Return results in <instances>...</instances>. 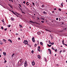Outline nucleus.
Returning a JSON list of instances; mask_svg holds the SVG:
<instances>
[{
    "label": "nucleus",
    "mask_w": 67,
    "mask_h": 67,
    "mask_svg": "<svg viewBox=\"0 0 67 67\" xmlns=\"http://www.w3.org/2000/svg\"><path fill=\"white\" fill-rule=\"evenodd\" d=\"M38 58H39V59H40L41 58V56L39 55H38Z\"/></svg>",
    "instance_id": "obj_11"
},
{
    "label": "nucleus",
    "mask_w": 67,
    "mask_h": 67,
    "mask_svg": "<svg viewBox=\"0 0 67 67\" xmlns=\"http://www.w3.org/2000/svg\"><path fill=\"white\" fill-rule=\"evenodd\" d=\"M18 39L19 40H20V39H21L20 38H19Z\"/></svg>",
    "instance_id": "obj_56"
},
{
    "label": "nucleus",
    "mask_w": 67,
    "mask_h": 67,
    "mask_svg": "<svg viewBox=\"0 0 67 67\" xmlns=\"http://www.w3.org/2000/svg\"><path fill=\"white\" fill-rule=\"evenodd\" d=\"M24 64H25H25H27V63H25Z\"/></svg>",
    "instance_id": "obj_55"
},
{
    "label": "nucleus",
    "mask_w": 67,
    "mask_h": 67,
    "mask_svg": "<svg viewBox=\"0 0 67 67\" xmlns=\"http://www.w3.org/2000/svg\"><path fill=\"white\" fill-rule=\"evenodd\" d=\"M23 3L24 4H25V1H24V2H23Z\"/></svg>",
    "instance_id": "obj_40"
},
{
    "label": "nucleus",
    "mask_w": 67,
    "mask_h": 67,
    "mask_svg": "<svg viewBox=\"0 0 67 67\" xmlns=\"http://www.w3.org/2000/svg\"><path fill=\"white\" fill-rule=\"evenodd\" d=\"M0 44L1 45H2L3 44V43H2V42L1 41H0Z\"/></svg>",
    "instance_id": "obj_17"
},
{
    "label": "nucleus",
    "mask_w": 67,
    "mask_h": 67,
    "mask_svg": "<svg viewBox=\"0 0 67 67\" xmlns=\"http://www.w3.org/2000/svg\"><path fill=\"white\" fill-rule=\"evenodd\" d=\"M56 65L57 66H59V65H58V64H57Z\"/></svg>",
    "instance_id": "obj_49"
},
{
    "label": "nucleus",
    "mask_w": 67,
    "mask_h": 67,
    "mask_svg": "<svg viewBox=\"0 0 67 67\" xmlns=\"http://www.w3.org/2000/svg\"><path fill=\"white\" fill-rule=\"evenodd\" d=\"M63 52H66V50H64L63 51Z\"/></svg>",
    "instance_id": "obj_38"
},
{
    "label": "nucleus",
    "mask_w": 67,
    "mask_h": 67,
    "mask_svg": "<svg viewBox=\"0 0 67 67\" xmlns=\"http://www.w3.org/2000/svg\"><path fill=\"white\" fill-rule=\"evenodd\" d=\"M49 43L50 44H51V42H49Z\"/></svg>",
    "instance_id": "obj_61"
},
{
    "label": "nucleus",
    "mask_w": 67,
    "mask_h": 67,
    "mask_svg": "<svg viewBox=\"0 0 67 67\" xmlns=\"http://www.w3.org/2000/svg\"><path fill=\"white\" fill-rule=\"evenodd\" d=\"M63 3H62L61 4V5L62 6V7H63Z\"/></svg>",
    "instance_id": "obj_23"
},
{
    "label": "nucleus",
    "mask_w": 67,
    "mask_h": 67,
    "mask_svg": "<svg viewBox=\"0 0 67 67\" xmlns=\"http://www.w3.org/2000/svg\"><path fill=\"white\" fill-rule=\"evenodd\" d=\"M54 10H56V8H54Z\"/></svg>",
    "instance_id": "obj_58"
},
{
    "label": "nucleus",
    "mask_w": 67,
    "mask_h": 67,
    "mask_svg": "<svg viewBox=\"0 0 67 67\" xmlns=\"http://www.w3.org/2000/svg\"><path fill=\"white\" fill-rule=\"evenodd\" d=\"M23 43H25V45H26V44H28V42L26 40H24Z\"/></svg>",
    "instance_id": "obj_2"
},
{
    "label": "nucleus",
    "mask_w": 67,
    "mask_h": 67,
    "mask_svg": "<svg viewBox=\"0 0 67 67\" xmlns=\"http://www.w3.org/2000/svg\"><path fill=\"white\" fill-rule=\"evenodd\" d=\"M32 66H34L35 65V62H34V61L32 62Z\"/></svg>",
    "instance_id": "obj_5"
},
{
    "label": "nucleus",
    "mask_w": 67,
    "mask_h": 67,
    "mask_svg": "<svg viewBox=\"0 0 67 67\" xmlns=\"http://www.w3.org/2000/svg\"><path fill=\"white\" fill-rule=\"evenodd\" d=\"M62 43L63 44V45H65V44H64V40H63L62 41Z\"/></svg>",
    "instance_id": "obj_13"
},
{
    "label": "nucleus",
    "mask_w": 67,
    "mask_h": 67,
    "mask_svg": "<svg viewBox=\"0 0 67 67\" xmlns=\"http://www.w3.org/2000/svg\"><path fill=\"white\" fill-rule=\"evenodd\" d=\"M44 60L45 61H46V60H46V59L45 58H44Z\"/></svg>",
    "instance_id": "obj_43"
},
{
    "label": "nucleus",
    "mask_w": 67,
    "mask_h": 67,
    "mask_svg": "<svg viewBox=\"0 0 67 67\" xmlns=\"http://www.w3.org/2000/svg\"><path fill=\"white\" fill-rule=\"evenodd\" d=\"M19 25L20 27V28H21V27H23L22 26V25H20V24H19Z\"/></svg>",
    "instance_id": "obj_25"
},
{
    "label": "nucleus",
    "mask_w": 67,
    "mask_h": 67,
    "mask_svg": "<svg viewBox=\"0 0 67 67\" xmlns=\"http://www.w3.org/2000/svg\"><path fill=\"white\" fill-rule=\"evenodd\" d=\"M8 41H9L10 42V43H12V41L11 40H10V39H9L8 40Z\"/></svg>",
    "instance_id": "obj_8"
},
{
    "label": "nucleus",
    "mask_w": 67,
    "mask_h": 67,
    "mask_svg": "<svg viewBox=\"0 0 67 67\" xmlns=\"http://www.w3.org/2000/svg\"><path fill=\"white\" fill-rule=\"evenodd\" d=\"M27 3H29V2H27L26 3V4L27 5H29V4H27Z\"/></svg>",
    "instance_id": "obj_20"
},
{
    "label": "nucleus",
    "mask_w": 67,
    "mask_h": 67,
    "mask_svg": "<svg viewBox=\"0 0 67 67\" xmlns=\"http://www.w3.org/2000/svg\"><path fill=\"white\" fill-rule=\"evenodd\" d=\"M29 22H31V23H34V22L31 21L30 20L29 21Z\"/></svg>",
    "instance_id": "obj_16"
},
{
    "label": "nucleus",
    "mask_w": 67,
    "mask_h": 67,
    "mask_svg": "<svg viewBox=\"0 0 67 67\" xmlns=\"http://www.w3.org/2000/svg\"><path fill=\"white\" fill-rule=\"evenodd\" d=\"M51 38L52 39H53V36H51Z\"/></svg>",
    "instance_id": "obj_39"
},
{
    "label": "nucleus",
    "mask_w": 67,
    "mask_h": 67,
    "mask_svg": "<svg viewBox=\"0 0 67 67\" xmlns=\"http://www.w3.org/2000/svg\"><path fill=\"white\" fill-rule=\"evenodd\" d=\"M51 45H54V42H53L52 43H51Z\"/></svg>",
    "instance_id": "obj_37"
},
{
    "label": "nucleus",
    "mask_w": 67,
    "mask_h": 67,
    "mask_svg": "<svg viewBox=\"0 0 67 67\" xmlns=\"http://www.w3.org/2000/svg\"><path fill=\"white\" fill-rule=\"evenodd\" d=\"M19 6H20V7H22V6H21V5H20V4H19Z\"/></svg>",
    "instance_id": "obj_53"
},
{
    "label": "nucleus",
    "mask_w": 67,
    "mask_h": 67,
    "mask_svg": "<svg viewBox=\"0 0 67 67\" xmlns=\"http://www.w3.org/2000/svg\"><path fill=\"white\" fill-rule=\"evenodd\" d=\"M32 4L34 7H35V4L34 3L32 2Z\"/></svg>",
    "instance_id": "obj_24"
},
{
    "label": "nucleus",
    "mask_w": 67,
    "mask_h": 67,
    "mask_svg": "<svg viewBox=\"0 0 67 67\" xmlns=\"http://www.w3.org/2000/svg\"><path fill=\"white\" fill-rule=\"evenodd\" d=\"M48 50L49 53H50V54H52V53H51V49H48Z\"/></svg>",
    "instance_id": "obj_9"
},
{
    "label": "nucleus",
    "mask_w": 67,
    "mask_h": 67,
    "mask_svg": "<svg viewBox=\"0 0 67 67\" xmlns=\"http://www.w3.org/2000/svg\"><path fill=\"white\" fill-rule=\"evenodd\" d=\"M2 22H3V23H4V19H3V20H2Z\"/></svg>",
    "instance_id": "obj_21"
},
{
    "label": "nucleus",
    "mask_w": 67,
    "mask_h": 67,
    "mask_svg": "<svg viewBox=\"0 0 67 67\" xmlns=\"http://www.w3.org/2000/svg\"><path fill=\"white\" fill-rule=\"evenodd\" d=\"M59 10V11H61V9H60V8H59L58 9Z\"/></svg>",
    "instance_id": "obj_48"
},
{
    "label": "nucleus",
    "mask_w": 67,
    "mask_h": 67,
    "mask_svg": "<svg viewBox=\"0 0 67 67\" xmlns=\"http://www.w3.org/2000/svg\"><path fill=\"white\" fill-rule=\"evenodd\" d=\"M3 54L4 55V56H5L6 55V53L3 52Z\"/></svg>",
    "instance_id": "obj_15"
},
{
    "label": "nucleus",
    "mask_w": 67,
    "mask_h": 67,
    "mask_svg": "<svg viewBox=\"0 0 67 67\" xmlns=\"http://www.w3.org/2000/svg\"><path fill=\"white\" fill-rule=\"evenodd\" d=\"M1 29H2V30H3V27L2 26L1 27Z\"/></svg>",
    "instance_id": "obj_35"
},
{
    "label": "nucleus",
    "mask_w": 67,
    "mask_h": 67,
    "mask_svg": "<svg viewBox=\"0 0 67 67\" xmlns=\"http://www.w3.org/2000/svg\"><path fill=\"white\" fill-rule=\"evenodd\" d=\"M10 26H11V25H8V27H10Z\"/></svg>",
    "instance_id": "obj_31"
},
{
    "label": "nucleus",
    "mask_w": 67,
    "mask_h": 67,
    "mask_svg": "<svg viewBox=\"0 0 67 67\" xmlns=\"http://www.w3.org/2000/svg\"><path fill=\"white\" fill-rule=\"evenodd\" d=\"M41 7L42 8H43V7H44V5L43 4L41 6Z\"/></svg>",
    "instance_id": "obj_27"
},
{
    "label": "nucleus",
    "mask_w": 67,
    "mask_h": 67,
    "mask_svg": "<svg viewBox=\"0 0 67 67\" xmlns=\"http://www.w3.org/2000/svg\"><path fill=\"white\" fill-rule=\"evenodd\" d=\"M36 5L37 6H39V4H38V3H37V4H36Z\"/></svg>",
    "instance_id": "obj_30"
},
{
    "label": "nucleus",
    "mask_w": 67,
    "mask_h": 67,
    "mask_svg": "<svg viewBox=\"0 0 67 67\" xmlns=\"http://www.w3.org/2000/svg\"><path fill=\"white\" fill-rule=\"evenodd\" d=\"M27 66V64H25L24 65L25 67V66Z\"/></svg>",
    "instance_id": "obj_22"
},
{
    "label": "nucleus",
    "mask_w": 67,
    "mask_h": 67,
    "mask_svg": "<svg viewBox=\"0 0 67 67\" xmlns=\"http://www.w3.org/2000/svg\"><path fill=\"white\" fill-rule=\"evenodd\" d=\"M40 48H41V47H40V46H38V49H40Z\"/></svg>",
    "instance_id": "obj_29"
},
{
    "label": "nucleus",
    "mask_w": 67,
    "mask_h": 67,
    "mask_svg": "<svg viewBox=\"0 0 67 67\" xmlns=\"http://www.w3.org/2000/svg\"><path fill=\"white\" fill-rule=\"evenodd\" d=\"M11 1L12 2H13V0H11Z\"/></svg>",
    "instance_id": "obj_50"
},
{
    "label": "nucleus",
    "mask_w": 67,
    "mask_h": 67,
    "mask_svg": "<svg viewBox=\"0 0 67 67\" xmlns=\"http://www.w3.org/2000/svg\"><path fill=\"white\" fill-rule=\"evenodd\" d=\"M36 46H37V44H35V47H36Z\"/></svg>",
    "instance_id": "obj_45"
},
{
    "label": "nucleus",
    "mask_w": 67,
    "mask_h": 67,
    "mask_svg": "<svg viewBox=\"0 0 67 67\" xmlns=\"http://www.w3.org/2000/svg\"><path fill=\"white\" fill-rule=\"evenodd\" d=\"M4 60H5V61H4V63H7V61H6V60H5V59H4Z\"/></svg>",
    "instance_id": "obj_42"
},
{
    "label": "nucleus",
    "mask_w": 67,
    "mask_h": 67,
    "mask_svg": "<svg viewBox=\"0 0 67 67\" xmlns=\"http://www.w3.org/2000/svg\"><path fill=\"white\" fill-rule=\"evenodd\" d=\"M11 11H12V12L14 14V15H16L17 17H19V16H18V15H17L16 14H15L14 12H13V11L12 10Z\"/></svg>",
    "instance_id": "obj_3"
},
{
    "label": "nucleus",
    "mask_w": 67,
    "mask_h": 67,
    "mask_svg": "<svg viewBox=\"0 0 67 67\" xmlns=\"http://www.w3.org/2000/svg\"><path fill=\"white\" fill-rule=\"evenodd\" d=\"M46 30L47 31H49V32H50L48 30H47V29H46Z\"/></svg>",
    "instance_id": "obj_41"
},
{
    "label": "nucleus",
    "mask_w": 67,
    "mask_h": 67,
    "mask_svg": "<svg viewBox=\"0 0 67 67\" xmlns=\"http://www.w3.org/2000/svg\"><path fill=\"white\" fill-rule=\"evenodd\" d=\"M56 20H58V18H57Z\"/></svg>",
    "instance_id": "obj_52"
},
{
    "label": "nucleus",
    "mask_w": 67,
    "mask_h": 67,
    "mask_svg": "<svg viewBox=\"0 0 67 67\" xmlns=\"http://www.w3.org/2000/svg\"><path fill=\"white\" fill-rule=\"evenodd\" d=\"M4 31H7V28H6V29L4 30Z\"/></svg>",
    "instance_id": "obj_44"
},
{
    "label": "nucleus",
    "mask_w": 67,
    "mask_h": 67,
    "mask_svg": "<svg viewBox=\"0 0 67 67\" xmlns=\"http://www.w3.org/2000/svg\"><path fill=\"white\" fill-rule=\"evenodd\" d=\"M32 40L33 42H35V39H34V38L33 37L32 38Z\"/></svg>",
    "instance_id": "obj_4"
},
{
    "label": "nucleus",
    "mask_w": 67,
    "mask_h": 67,
    "mask_svg": "<svg viewBox=\"0 0 67 67\" xmlns=\"http://www.w3.org/2000/svg\"><path fill=\"white\" fill-rule=\"evenodd\" d=\"M40 44H41V45L43 46V42H40Z\"/></svg>",
    "instance_id": "obj_10"
},
{
    "label": "nucleus",
    "mask_w": 67,
    "mask_h": 67,
    "mask_svg": "<svg viewBox=\"0 0 67 67\" xmlns=\"http://www.w3.org/2000/svg\"><path fill=\"white\" fill-rule=\"evenodd\" d=\"M14 54H15L14 53H13V54H12V57H13V56H14Z\"/></svg>",
    "instance_id": "obj_32"
},
{
    "label": "nucleus",
    "mask_w": 67,
    "mask_h": 67,
    "mask_svg": "<svg viewBox=\"0 0 67 67\" xmlns=\"http://www.w3.org/2000/svg\"><path fill=\"white\" fill-rule=\"evenodd\" d=\"M35 23V24H38V23H37L36 22H35V23Z\"/></svg>",
    "instance_id": "obj_34"
},
{
    "label": "nucleus",
    "mask_w": 67,
    "mask_h": 67,
    "mask_svg": "<svg viewBox=\"0 0 67 67\" xmlns=\"http://www.w3.org/2000/svg\"><path fill=\"white\" fill-rule=\"evenodd\" d=\"M19 61H22V59H21L20 60H19Z\"/></svg>",
    "instance_id": "obj_62"
},
{
    "label": "nucleus",
    "mask_w": 67,
    "mask_h": 67,
    "mask_svg": "<svg viewBox=\"0 0 67 67\" xmlns=\"http://www.w3.org/2000/svg\"><path fill=\"white\" fill-rule=\"evenodd\" d=\"M37 34H38V35H40V34H41V32H37Z\"/></svg>",
    "instance_id": "obj_12"
},
{
    "label": "nucleus",
    "mask_w": 67,
    "mask_h": 67,
    "mask_svg": "<svg viewBox=\"0 0 67 67\" xmlns=\"http://www.w3.org/2000/svg\"><path fill=\"white\" fill-rule=\"evenodd\" d=\"M23 64H24V61L22 60L21 62L19 64H17V66H21Z\"/></svg>",
    "instance_id": "obj_1"
},
{
    "label": "nucleus",
    "mask_w": 67,
    "mask_h": 67,
    "mask_svg": "<svg viewBox=\"0 0 67 67\" xmlns=\"http://www.w3.org/2000/svg\"><path fill=\"white\" fill-rule=\"evenodd\" d=\"M20 31H22V29H20Z\"/></svg>",
    "instance_id": "obj_60"
},
{
    "label": "nucleus",
    "mask_w": 67,
    "mask_h": 67,
    "mask_svg": "<svg viewBox=\"0 0 67 67\" xmlns=\"http://www.w3.org/2000/svg\"><path fill=\"white\" fill-rule=\"evenodd\" d=\"M37 50L39 52H40V49H37Z\"/></svg>",
    "instance_id": "obj_46"
},
{
    "label": "nucleus",
    "mask_w": 67,
    "mask_h": 67,
    "mask_svg": "<svg viewBox=\"0 0 67 67\" xmlns=\"http://www.w3.org/2000/svg\"><path fill=\"white\" fill-rule=\"evenodd\" d=\"M3 41H4L5 43H6V40H5V39H3Z\"/></svg>",
    "instance_id": "obj_19"
},
{
    "label": "nucleus",
    "mask_w": 67,
    "mask_h": 67,
    "mask_svg": "<svg viewBox=\"0 0 67 67\" xmlns=\"http://www.w3.org/2000/svg\"><path fill=\"white\" fill-rule=\"evenodd\" d=\"M31 53L32 54H33V53H34V51L32 50L31 52Z\"/></svg>",
    "instance_id": "obj_26"
},
{
    "label": "nucleus",
    "mask_w": 67,
    "mask_h": 67,
    "mask_svg": "<svg viewBox=\"0 0 67 67\" xmlns=\"http://www.w3.org/2000/svg\"><path fill=\"white\" fill-rule=\"evenodd\" d=\"M11 20L12 21H13L14 20V18L13 17H12L11 18Z\"/></svg>",
    "instance_id": "obj_6"
},
{
    "label": "nucleus",
    "mask_w": 67,
    "mask_h": 67,
    "mask_svg": "<svg viewBox=\"0 0 67 67\" xmlns=\"http://www.w3.org/2000/svg\"><path fill=\"white\" fill-rule=\"evenodd\" d=\"M41 19H42V20H45V19L42 18Z\"/></svg>",
    "instance_id": "obj_57"
},
{
    "label": "nucleus",
    "mask_w": 67,
    "mask_h": 67,
    "mask_svg": "<svg viewBox=\"0 0 67 67\" xmlns=\"http://www.w3.org/2000/svg\"><path fill=\"white\" fill-rule=\"evenodd\" d=\"M3 24H4V25H5V23H4Z\"/></svg>",
    "instance_id": "obj_54"
},
{
    "label": "nucleus",
    "mask_w": 67,
    "mask_h": 67,
    "mask_svg": "<svg viewBox=\"0 0 67 67\" xmlns=\"http://www.w3.org/2000/svg\"><path fill=\"white\" fill-rule=\"evenodd\" d=\"M43 13L45 14H47V13L45 12V11H43Z\"/></svg>",
    "instance_id": "obj_14"
},
{
    "label": "nucleus",
    "mask_w": 67,
    "mask_h": 67,
    "mask_svg": "<svg viewBox=\"0 0 67 67\" xmlns=\"http://www.w3.org/2000/svg\"><path fill=\"white\" fill-rule=\"evenodd\" d=\"M36 4H37V3H37V2H36Z\"/></svg>",
    "instance_id": "obj_64"
},
{
    "label": "nucleus",
    "mask_w": 67,
    "mask_h": 67,
    "mask_svg": "<svg viewBox=\"0 0 67 67\" xmlns=\"http://www.w3.org/2000/svg\"><path fill=\"white\" fill-rule=\"evenodd\" d=\"M21 12L22 13H24L25 14V13H24V12H23L22 11H21Z\"/></svg>",
    "instance_id": "obj_28"
},
{
    "label": "nucleus",
    "mask_w": 67,
    "mask_h": 67,
    "mask_svg": "<svg viewBox=\"0 0 67 67\" xmlns=\"http://www.w3.org/2000/svg\"><path fill=\"white\" fill-rule=\"evenodd\" d=\"M47 45L49 46V47H51V46H52V45H49L48 44H47Z\"/></svg>",
    "instance_id": "obj_18"
},
{
    "label": "nucleus",
    "mask_w": 67,
    "mask_h": 67,
    "mask_svg": "<svg viewBox=\"0 0 67 67\" xmlns=\"http://www.w3.org/2000/svg\"><path fill=\"white\" fill-rule=\"evenodd\" d=\"M8 5H9V7H10L12 8V9H13V8L12 7V5H11L10 4H8Z\"/></svg>",
    "instance_id": "obj_7"
},
{
    "label": "nucleus",
    "mask_w": 67,
    "mask_h": 67,
    "mask_svg": "<svg viewBox=\"0 0 67 67\" xmlns=\"http://www.w3.org/2000/svg\"><path fill=\"white\" fill-rule=\"evenodd\" d=\"M52 49H53V50H55V49H54V48L53 47H52Z\"/></svg>",
    "instance_id": "obj_33"
},
{
    "label": "nucleus",
    "mask_w": 67,
    "mask_h": 67,
    "mask_svg": "<svg viewBox=\"0 0 67 67\" xmlns=\"http://www.w3.org/2000/svg\"><path fill=\"white\" fill-rule=\"evenodd\" d=\"M41 22H42V23H44V21H41Z\"/></svg>",
    "instance_id": "obj_36"
},
{
    "label": "nucleus",
    "mask_w": 67,
    "mask_h": 67,
    "mask_svg": "<svg viewBox=\"0 0 67 67\" xmlns=\"http://www.w3.org/2000/svg\"><path fill=\"white\" fill-rule=\"evenodd\" d=\"M52 13H54V11H53L52 12Z\"/></svg>",
    "instance_id": "obj_59"
},
{
    "label": "nucleus",
    "mask_w": 67,
    "mask_h": 67,
    "mask_svg": "<svg viewBox=\"0 0 67 67\" xmlns=\"http://www.w3.org/2000/svg\"><path fill=\"white\" fill-rule=\"evenodd\" d=\"M55 51V52H57V49H54Z\"/></svg>",
    "instance_id": "obj_47"
},
{
    "label": "nucleus",
    "mask_w": 67,
    "mask_h": 67,
    "mask_svg": "<svg viewBox=\"0 0 67 67\" xmlns=\"http://www.w3.org/2000/svg\"><path fill=\"white\" fill-rule=\"evenodd\" d=\"M62 52V51H60V53H61V52Z\"/></svg>",
    "instance_id": "obj_51"
},
{
    "label": "nucleus",
    "mask_w": 67,
    "mask_h": 67,
    "mask_svg": "<svg viewBox=\"0 0 67 67\" xmlns=\"http://www.w3.org/2000/svg\"><path fill=\"white\" fill-rule=\"evenodd\" d=\"M65 46H66L67 47V45L66 44H65Z\"/></svg>",
    "instance_id": "obj_63"
}]
</instances>
